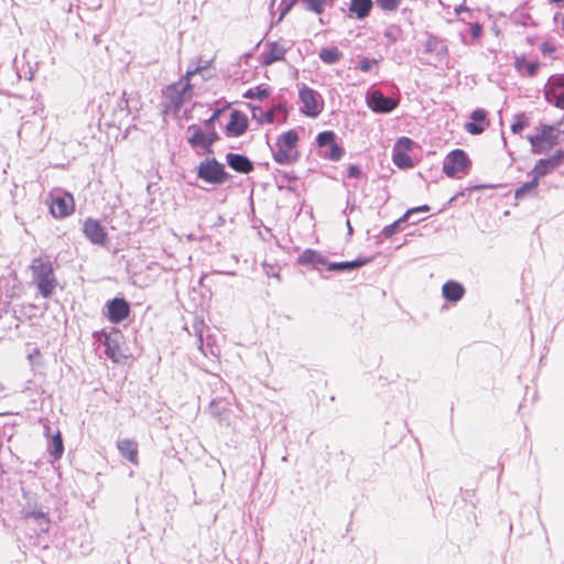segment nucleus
Listing matches in <instances>:
<instances>
[{
    "instance_id": "1",
    "label": "nucleus",
    "mask_w": 564,
    "mask_h": 564,
    "mask_svg": "<svg viewBox=\"0 0 564 564\" xmlns=\"http://www.w3.org/2000/svg\"><path fill=\"white\" fill-rule=\"evenodd\" d=\"M30 270L33 282L40 294L44 299H50L58 285L53 263L50 258L47 256L34 258L31 262Z\"/></svg>"
},
{
    "instance_id": "2",
    "label": "nucleus",
    "mask_w": 564,
    "mask_h": 564,
    "mask_svg": "<svg viewBox=\"0 0 564 564\" xmlns=\"http://www.w3.org/2000/svg\"><path fill=\"white\" fill-rule=\"evenodd\" d=\"M563 132L553 124L540 123L531 134L528 141L533 154L546 153L560 143Z\"/></svg>"
},
{
    "instance_id": "3",
    "label": "nucleus",
    "mask_w": 564,
    "mask_h": 564,
    "mask_svg": "<svg viewBox=\"0 0 564 564\" xmlns=\"http://www.w3.org/2000/svg\"><path fill=\"white\" fill-rule=\"evenodd\" d=\"M198 72L187 70L183 78L177 83L169 85L163 95L167 101V107L178 110L186 101L193 97V85L191 84L192 77Z\"/></svg>"
},
{
    "instance_id": "4",
    "label": "nucleus",
    "mask_w": 564,
    "mask_h": 564,
    "mask_svg": "<svg viewBox=\"0 0 564 564\" xmlns=\"http://www.w3.org/2000/svg\"><path fill=\"white\" fill-rule=\"evenodd\" d=\"M300 137L295 130H289L278 137L273 159L276 163L288 165L297 161L300 152L297 150Z\"/></svg>"
},
{
    "instance_id": "5",
    "label": "nucleus",
    "mask_w": 564,
    "mask_h": 564,
    "mask_svg": "<svg viewBox=\"0 0 564 564\" xmlns=\"http://www.w3.org/2000/svg\"><path fill=\"white\" fill-rule=\"evenodd\" d=\"M45 204L48 213L55 219H64L75 213L76 203L72 193L52 191L48 193Z\"/></svg>"
},
{
    "instance_id": "6",
    "label": "nucleus",
    "mask_w": 564,
    "mask_h": 564,
    "mask_svg": "<svg viewBox=\"0 0 564 564\" xmlns=\"http://www.w3.org/2000/svg\"><path fill=\"white\" fill-rule=\"evenodd\" d=\"M470 167L471 161L462 149L451 151L443 162V172L451 178H458L468 174Z\"/></svg>"
},
{
    "instance_id": "7",
    "label": "nucleus",
    "mask_w": 564,
    "mask_h": 564,
    "mask_svg": "<svg viewBox=\"0 0 564 564\" xmlns=\"http://www.w3.org/2000/svg\"><path fill=\"white\" fill-rule=\"evenodd\" d=\"M197 176L209 184H224L228 181L229 174L224 165L216 159H206L202 161L197 167Z\"/></svg>"
},
{
    "instance_id": "8",
    "label": "nucleus",
    "mask_w": 564,
    "mask_h": 564,
    "mask_svg": "<svg viewBox=\"0 0 564 564\" xmlns=\"http://www.w3.org/2000/svg\"><path fill=\"white\" fill-rule=\"evenodd\" d=\"M334 131H323L316 137V144L321 149V156L325 160L337 162L344 154V148L336 141Z\"/></svg>"
},
{
    "instance_id": "9",
    "label": "nucleus",
    "mask_w": 564,
    "mask_h": 564,
    "mask_svg": "<svg viewBox=\"0 0 564 564\" xmlns=\"http://www.w3.org/2000/svg\"><path fill=\"white\" fill-rule=\"evenodd\" d=\"M299 97L303 104L302 112L307 117L316 118L322 112L324 100L316 90L303 85L300 88Z\"/></svg>"
},
{
    "instance_id": "10",
    "label": "nucleus",
    "mask_w": 564,
    "mask_h": 564,
    "mask_svg": "<svg viewBox=\"0 0 564 564\" xmlns=\"http://www.w3.org/2000/svg\"><path fill=\"white\" fill-rule=\"evenodd\" d=\"M544 96L549 104L564 110V74H556L549 78Z\"/></svg>"
},
{
    "instance_id": "11",
    "label": "nucleus",
    "mask_w": 564,
    "mask_h": 564,
    "mask_svg": "<svg viewBox=\"0 0 564 564\" xmlns=\"http://www.w3.org/2000/svg\"><path fill=\"white\" fill-rule=\"evenodd\" d=\"M85 238L95 246L105 247L108 243L106 227L96 218L87 217L83 223Z\"/></svg>"
},
{
    "instance_id": "12",
    "label": "nucleus",
    "mask_w": 564,
    "mask_h": 564,
    "mask_svg": "<svg viewBox=\"0 0 564 564\" xmlns=\"http://www.w3.org/2000/svg\"><path fill=\"white\" fill-rule=\"evenodd\" d=\"M414 142L408 137H401L394 143L392 150V161L399 169H411L414 166L409 152L412 150Z\"/></svg>"
},
{
    "instance_id": "13",
    "label": "nucleus",
    "mask_w": 564,
    "mask_h": 564,
    "mask_svg": "<svg viewBox=\"0 0 564 564\" xmlns=\"http://www.w3.org/2000/svg\"><path fill=\"white\" fill-rule=\"evenodd\" d=\"M564 163V150L556 151L553 155L540 159L533 166L531 174L538 181L555 171Z\"/></svg>"
},
{
    "instance_id": "14",
    "label": "nucleus",
    "mask_w": 564,
    "mask_h": 564,
    "mask_svg": "<svg viewBox=\"0 0 564 564\" xmlns=\"http://www.w3.org/2000/svg\"><path fill=\"white\" fill-rule=\"evenodd\" d=\"M367 106L373 111L378 113H388L394 110L399 100L386 97L380 90H372L367 94Z\"/></svg>"
},
{
    "instance_id": "15",
    "label": "nucleus",
    "mask_w": 564,
    "mask_h": 564,
    "mask_svg": "<svg viewBox=\"0 0 564 564\" xmlns=\"http://www.w3.org/2000/svg\"><path fill=\"white\" fill-rule=\"evenodd\" d=\"M129 303L121 297H116L107 304V317L112 324H119L130 315Z\"/></svg>"
},
{
    "instance_id": "16",
    "label": "nucleus",
    "mask_w": 564,
    "mask_h": 564,
    "mask_svg": "<svg viewBox=\"0 0 564 564\" xmlns=\"http://www.w3.org/2000/svg\"><path fill=\"white\" fill-rule=\"evenodd\" d=\"M470 118L471 121L465 123V130L470 134H481L490 124L488 112L482 108L474 110Z\"/></svg>"
},
{
    "instance_id": "17",
    "label": "nucleus",
    "mask_w": 564,
    "mask_h": 564,
    "mask_svg": "<svg viewBox=\"0 0 564 564\" xmlns=\"http://www.w3.org/2000/svg\"><path fill=\"white\" fill-rule=\"evenodd\" d=\"M248 129V118L240 110H234L230 113L229 121L226 126V132L228 135L239 137L243 134Z\"/></svg>"
},
{
    "instance_id": "18",
    "label": "nucleus",
    "mask_w": 564,
    "mask_h": 564,
    "mask_svg": "<svg viewBox=\"0 0 564 564\" xmlns=\"http://www.w3.org/2000/svg\"><path fill=\"white\" fill-rule=\"evenodd\" d=\"M187 141L193 147L210 148L215 138L206 134L197 124H192L186 130Z\"/></svg>"
},
{
    "instance_id": "19",
    "label": "nucleus",
    "mask_w": 564,
    "mask_h": 564,
    "mask_svg": "<svg viewBox=\"0 0 564 564\" xmlns=\"http://www.w3.org/2000/svg\"><path fill=\"white\" fill-rule=\"evenodd\" d=\"M117 448L122 457L132 465H139L138 443L132 438H122L117 442Z\"/></svg>"
},
{
    "instance_id": "20",
    "label": "nucleus",
    "mask_w": 564,
    "mask_h": 564,
    "mask_svg": "<svg viewBox=\"0 0 564 564\" xmlns=\"http://www.w3.org/2000/svg\"><path fill=\"white\" fill-rule=\"evenodd\" d=\"M286 50L278 42L267 44V50L262 54V65L269 66L275 62L282 61L285 57Z\"/></svg>"
},
{
    "instance_id": "21",
    "label": "nucleus",
    "mask_w": 564,
    "mask_h": 564,
    "mask_svg": "<svg viewBox=\"0 0 564 564\" xmlns=\"http://www.w3.org/2000/svg\"><path fill=\"white\" fill-rule=\"evenodd\" d=\"M228 165L239 173H249L253 170L252 162L245 155L229 153L227 155Z\"/></svg>"
},
{
    "instance_id": "22",
    "label": "nucleus",
    "mask_w": 564,
    "mask_h": 564,
    "mask_svg": "<svg viewBox=\"0 0 564 564\" xmlns=\"http://www.w3.org/2000/svg\"><path fill=\"white\" fill-rule=\"evenodd\" d=\"M442 294L449 302H458L464 296L465 289L457 281H447L442 286Z\"/></svg>"
},
{
    "instance_id": "23",
    "label": "nucleus",
    "mask_w": 564,
    "mask_h": 564,
    "mask_svg": "<svg viewBox=\"0 0 564 564\" xmlns=\"http://www.w3.org/2000/svg\"><path fill=\"white\" fill-rule=\"evenodd\" d=\"M297 263L301 265H326L327 260L316 250L306 249L297 258Z\"/></svg>"
},
{
    "instance_id": "24",
    "label": "nucleus",
    "mask_w": 564,
    "mask_h": 564,
    "mask_svg": "<svg viewBox=\"0 0 564 564\" xmlns=\"http://www.w3.org/2000/svg\"><path fill=\"white\" fill-rule=\"evenodd\" d=\"M372 6V0H350L349 12L362 20L369 15Z\"/></svg>"
},
{
    "instance_id": "25",
    "label": "nucleus",
    "mask_w": 564,
    "mask_h": 564,
    "mask_svg": "<svg viewBox=\"0 0 564 564\" xmlns=\"http://www.w3.org/2000/svg\"><path fill=\"white\" fill-rule=\"evenodd\" d=\"M321 61L325 64H335L343 57V52L336 46L324 47L318 54Z\"/></svg>"
},
{
    "instance_id": "26",
    "label": "nucleus",
    "mask_w": 564,
    "mask_h": 564,
    "mask_svg": "<svg viewBox=\"0 0 564 564\" xmlns=\"http://www.w3.org/2000/svg\"><path fill=\"white\" fill-rule=\"evenodd\" d=\"M530 126V118L521 112L516 113L511 119L510 129L512 133L520 134L524 129H527Z\"/></svg>"
},
{
    "instance_id": "27",
    "label": "nucleus",
    "mask_w": 564,
    "mask_h": 564,
    "mask_svg": "<svg viewBox=\"0 0 564 564\" xmlns=\"http://www.w3.org/2000/svg\"><path fill=\"white\" fill-rule=\"evenodd\" d=\"M516 68L530 77L534 76L539 69L538 62H528L525 57H518L516 59Z\"/></svg>"
},
{
    "instance_id": "28",
    "label": "nucleus",
    "mask_w": 564,
    "mask_h": 564,
    "mask_svg": "<svg viewBox=\"0 0 564 564\" xmlns=\"http://www.w3.org/2000/svg\"><path fill=\"white\" fill-rule=\"evenodd\" d=\"M538 186H539V181L533 177L532 181L523 184L516 191V193H514L516 199H521L527 195H536Z\"/></svg>"
},
{
    "instance_id": "29",
    "label": "nucleus",
    "mask_w": 564,
    "mask_h": 564,
    "mask_svg": "<svg viewBox=\"0 0 564 564\" xmlns=\"http://www.w3.org/2000/svg\"><path fill=\"white\" fill-rule=\"evenodd\" d=\"M51 446H52V448L50 449L51 455L53 456V458L55 460L59 459L64 453V444H63V438H62V434L59 431H57L56 434H54L52 436Z\"/></svg>"
},
{
    "instance_id": "30",
    "label": "nucleus",
    "mask_w": 564,
    "mask_h": 564,
    "mask_svg": "<svg viewBox=\"0 0 564 564\" xmlns=\"http://www.w3.org/2000/svg\"><path fill=\"white\" fill-rule=\"evenodd\" d=\"M365 263H366L365 261H347V262H334V263L327 262L326 265L329 271H341V270L356 269V268L364 265Z\"/></svg>"
},
{
    "instance_id": "31",
    "label": "nucleus",
    "mask_w": 564,
    "mask_h": 564,
    "mask_svg": "<svg viewBox=\"0 0 564 564\" xmlns=\"http://www.w3.org/2000/svg\"><path fill=\"white\" fill-rule=\"evenodd\" d=\"M106 355L112 359L115 362H118L121 357V351L119 345L111 340L110 338H106Z\"/></svg>"
},
{
    "instance_id": "32",
    "label": "nucleus",
    "mask_w": 564,
    "mask_h": 564,
    "mask_svg": "<svg viewBox=\"0 0 564 564\" xmlns=\"http://www.w3.org/2000/svg\"><path fill=\"white\" fill-rule=\"evenodd\" d=\"M269 95H270L269 90L261 86H258L256 88H250L243 93L245 98L259 99V100H263V99L268 98Z\"/></svg>"
},
{
    "instance_id": "33",
    "label": "nucleus",
    "mask_w": 564,
    "mask_h": 564,
    "mask_svg": "<svg viewBox=\"0 0 564 564\" xmlns=\"http://www.w3.org/2000/svg\"><path fill=\"white\" fill-rule=\"evenodd\" d=\"M305 3L306 9L321 14L324 11V7L329 2L332 3V0H303Z\"/></svg>"
},
{
    "instance_id": "34",
    "label": "nucleus",
    "mask_w": 564,
    "mask_h": 564,
    "mask_svg": "<svg viewBox=\"0 0 564 564\" xmlns=\"http://www.w3.org/2000/svg\"><path fill=\"white\" fill-rule=\"evenodd\" d=\"M429 210H430L429 205H422L419 207L410 208L409 210L405 212V214L401 218H399L398 220H395L393 223V226H400L401 223H405L412 214H415L419 212H429Z\"/></svg>"
},
{
    "instance_id": "35",
    "label": "nucleus",
    "mask_w": 564,
    "mask_h": 564,
    "mask_svg": "<svg viewBox=\"0 0 564 564\" xmlns=\"http://www.w3.org/2000/svg\"><path fill=\"white\" fill-rule=\"evenodd\" d=\"M378 7L383 11H395L401 0H376Z\"/></svg>"
},
{
    "instance_id": "36",
    "label": "nucleus",
    "mask_w": 564,
    "mask_h": 564,
    "mask_svg": "<svg viewBox=\"0 0 564 564\" xmlns=\"http://www.w3.org/2000/svg\"><path fill=\"white\" fill-rule=\"evenodd\" d=\"M378 64L377 59H369L367 57H362L359 62V68L361 72H369L375 65Z\"/></svg>"
},
{
    "instance_id": "37",
    "label": "nucleus",
    "mask_w": 564,
    "mask_h": 564,
    "mask_svg": "<svg viewBox=\"0 0 564 564\" xmlns=\"http://www.w3.org/2000/svg\"><path fill=\"white\" fill-rule=\"evenodd\" d=\"M469 30L473 39L478 40L482 35V26L478 22L469 24Z\"/></svg>"
},
{
    "instance_id": "38",
    "label": "nucleus",
    "mask_w": 564,
    "mask_h": 564,
    "mask_svg": "<svg viewBox=\"0 0 564 564\" xmlns=\"http://www.w3.org/2000/svg\"><path fill=\"white\" fill-rule=\"evenodd\" d=\"M251 113H252V118L256 119L257 121H259L260 123H263V111L261 109V107H258V106H251Z\"/></svg>"
},
{
    "instance_id": "39",
    "label": "nucleus",
    "mask_w": 564,
    "mask_h": 564,
    "mask_svg": "<svg viewBox=\"0 0 564 564\" xmlns=\"http://www.w3.org/2000/svg\"><path fill=\"white\" fill-rule=\"evenodd\" d=\"M347 173L351 178H358L361 175L360 169L355 164L348 166Z\"/></svg>"
},
{
    "instance_id": "40",
    "label": "nucleus",
    "mask_w": 564,
    "mask_h": 564,
    "mask_svg": "<svg viewBox=\"0 0 564 564\" xmlns=\"http://www.w3.org/2000/svg\"><path fill=\"white\" fill-rule=\"evenodd\" d=\"M274 117H275V110L274 109H271L267 112H263V122H267V123H272L274 121Z\"/></svg>"
},
{
    "instance_id": "41",
    "label": "nucleus",
    "mask_w": 564,
    "mask_h": 564,
    "mask_svg": "<svg viewBox=\"0 0 564 564\" xmlns=\"http://www.w3.org/2000/svg\"><path fill=\"white\" fill-rule=\"evenodd\" d=\"M541 51L543 54H551L555 51V47L551 43L545 42L542 44Z\"/></svg>"
},
{
    "instance_id": "42",
    "label": "nucleus",
    "mask_w": 564,
    "mask_h": 564,
    "mask_svg": "<svg viewBox=\"0 0 564 564\" xmlns=\"http://www.w3.org/2000/svg\"><path fill=\"white\" fill-rule=\"evenodd\" d=\"M463 12L470 13V12H471V9H470V8H468V7H466V6H464V4H460V6H458V7H456V8H455V13H456L457 15H459V14H460V13H463Z\"/></svg>"
},
{
    "instance_id": "43",
    "label": "nucleus",
    "mask_w": 564,
    "mask_h": 564,
    "mask_svg": "<svg viewBox=\"0 0 564 564\" xmlns=\"http://www.w3.org/2000/svg\"><path fill=\"white\" fill-rule=\"evenodd\" d=\"M398 227L399 226H393V224L386 227L383 230L384 236H387V237L391 236L397 230Z\"/></svg>"
},
{
    "instance_id": "44",
    "label": "nucleus",
    "mask_w": 564,
    "mask_h": 564,
    "mask_svg": "<svg viewBox=\"0 0 564 564\" xmlns=\"http://www.w3.org/2000/svg\"><path fill=\"white\" fill-rule=\"evenodd\" d=\"M554 20H560V22H561V26H562V30H563V32H564V15H563V14L557 13V14L554 17Z\"/></svg>"
},
{
    "instance_id": "45",
    "label": "nucleus",
    "mask_w": 564,
    "mask_h": 564,
    "mask_svg": "<svg viewBox=\"0 0 564 564\" xmlns=\"http://www.w3.org/2000/svg\"><path fill=\"white\" fill-rule=\"evenodd\" d=\"M552 3L560 4L564 2V0H550Z\"/></svg>"
},
{
    "instance_id": "46",
    "label": "nucleus",
    "mask_w": 564,
    "mask_h": 564,
    "mask_svg": "<svg viewBox=\"0 0 564 564\" xmlns=\"http://www.w3.org/2000/svg\"><path fill=\"white\" fill-rule=\"evenodd\" d=\"M215 117H216V113L214 116H212L210 119L207 120V122L213 121L215 119Z\"/></svg>"
}]
</instances>
